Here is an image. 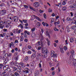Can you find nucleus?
I'll use <instances>...</instances> for the list:
<instances>
[{"label": "nucleus", "mask_w": 76, "mask_h": 76, "mask_svg": "<svg viewBox=\"0 0 76 76\" xmlns=\"http://www.w3.org/2000/svg\"><path fill=\"white\" fill-rule=\"evenodd\" d=\"M54 30L55 31H58V29H57L56 27H54Z\"/></svg>", "instance_id": "e433bc0d"}, {"label": "nucleus", "mask_w": 76, "mask_h": 76, "mask_svg": "<svg viewBox=\"0 0 76 76\" xmlns=\"http://www.w3.org/2000/svg\"><path fill=\"white\" fill-rule=\"evenodd\" d=\"M19 66L20 67H23V64L22 62H20L19 64Z\"/></svg>", "instance_id": "5701e85b"}, {"label": "nucleus", "mask_w": 76, "mask_h": 76, "mask_svg": "<svg viewBox=\"0 0 76 76\" xmlns=\"http://www.w3.org/2000/svg\"><path fill=\"white\" fill-rule=\"evenodd\" d=\"M60 50L61 53H64V51L63 50V48H60Z\"/></svg>", "instance_id": "c9c22d12"}, {"label": "nucleus", "mask_w": 76, "mask_h": 76, "mask_svg": "<svg viewBox=\"0 0 76 76\" xmlns=\"http://www.w3.org/2000/svg\"><path fill=\"white\" fill-rule=\"evenodd\" d=\"M70 8L73 9V8H76V4H74L72 6H70Z\"/></svg>", "instance_id": "9b49d317"}, {"label": "nucleus", "mask_w": 76, "mask_h": 76, "mask_svg": "<svg viewBox=\"0 0 76 76\" xmlns=\"http://www.w3.org/2000/svg\"><path fill=\"white\" fill-rule=\"evenodd\" d=\"M52 76H54V75H55V72H52Z\"/></svg>", "instance_id": "052dcab7"}, {"label": "nucleus", "mask_w": 76, "mask_h": 76, "mask_svg": "<svg viewBox=\"0 0 76 76\" xmlns=\"http://www.w3.org/2000/svg\"><path fill=\"white\" fill-rule=\"evenodd\" d=\"M12 21H10V20H8L6 21V25H9V24H11L12 23Z\"/></svg>", "instance_id": "1a4fd4ad"}, {"label": "nucleus", "mask_w": 76, "mask_h": 76, "mask_svg": "<svg viewBox=\"0 0 76 76\" xmlns=\"http://www.w3.org/2000/svg\"><path fill=\"white\" fill-rule=\"evenodd\" d=\"M4 26H3V22L1 21L0 23V28H3Z\"/></svg>", "instance_id": "9d476101"}, {"label": "nucleus", "mask_w": 76, "mask_h": 76, "mask_svg": "<svg viewBox=\"0 0 76 76\" xmlns=\"http://www.w3.org/2000/svg\"><path fill=\"white\" fill-rule=\"evenodd\" d=\"M28 49H31V48H32V47H31V46L30 45H28Z\"/></svg>", "instance_id": "ea45409f"}, {"label": "nucleus", "mask_w": 76, "mask_h": 76, "mask_svg": "<svg viewBox=\"0 0 76 76\" xmlns=\"http://www.w3.org/2000/svg\"><path fill=\"white\" fill-rule=\"evenodd\" d=\"M16 29H14L12 30V32L14 34L15 33V32H16Z\"/></svg>", "instance_id": "49530a36"}, {"label": "nucleus", "mask_w": 76, "mask_h": 76, "mask_svg": "<svg viewBox=\"0 0 76 76\" xmlns=\"http://www.w3.org/2000/svg\"><path fill=\"white\" fill-rule=\"evenodd\" d=\"M21 30L20 29H19L18 30V29H17L15 30V32L17 33V34H20V31Z\"/></svg>", "instance_id": "2eb2a0df"}, {"label": "nucleus", "mask_w": 76, "mask_h": 76, "mask_svg": "<svg viewBox=\"0 0 76 76\" xmlns=\"http://www.w3.org/2000/svg\"><path fill=\"white\" fill-rule=\"evenodd\" d=\"M23 22H24V23H26L27 22V20H23Z\"/></svg>", "instance_id": "13d9d810"}, {"label": "nucleus", "mask_w": 76, "mask_h": 76, "mask_svg": "<svg viewBox=\"0 0 76 76\" xmlns=\"http://www.w3.org/2000/svg\"><path fill=\"white\" fill-rule=\"evenodd\" d=\"M6 11L5 10H2L1 12V14L2 15H4L6 14Z\"/></svg>", "instance_id": "6e6552de"}, {"label": "nucleus", "mask_w": 76, "mask_h": 76, "mask_svg": "<svg viewBox=\"0 0 76 76\" xmlns=\"http://www.w3.org/2000/svg\"><path fill=\"white\" fill-rule=\"evenodd\" d=\"M46 35L48 36L49 38H50V35L49 33H48V32L47 31H46Z\"/></svg>", "instance_id": "bb28decb"}, {"label": "nucleus", "mask_w": 76, "mask_h": 76, "mask_svg": "<svg viewBox=\"0 0 76 76\" xmlns=\"http://www.w3.org/2000/svg\"><path fill=\"white\" fill-rule=\"evenodd\" d=\"M23 6L25 8H26V9L28 8V6L27 5H24Z\"/></svg>", "instance_id": "09e8293b"}, {"label": "nucleus", "mask_w": 76, "mask_h": 76, "mask_svg": "<svg viewBox=\"0 0 76 76\" xmlns=\"http://www.w3.org/2000/svg\"><path fill=\"white\" fill-rule=\"evenodd\" d=\"M71 54L72 56H75V52H74V51L73 50H72L71 51Z\"/></svg>", "instance_id": "cd10ccee"}, {"label": "nucleus", "mask_w": 76, "mask_h": 76, "mask_svg": "<svg viewBox=\"0 0 76 76\" xmlns=\"http://www.w3.org/2000/svg\"><path fill=\"white\" fill-rule=\"evenodd\" d=\"M28 39H24V41H25V42H28Z\"/></svg>", "instance_id": "774afa93"}, {"label": "nucleus", "mask_w": 76, "mask_h": 76, "mask_svg": "<svg viewBox=\"0 0 76 76\" xmlns=\"http://www.w3.org/2000/svg\"><path fill=\"white\" fill-rule=\"evenodd\" d=\"M42 51L43 53L42 56L43 57H47V54L48 53V49L47 48H43L42 50Z\"/></svg>", "instance_id": "f257e3e1"}, {"label": "nucleus", "mask_w": 76, "mask_h": 76, "mask_svg": "<svg viewBox=\"0 0 76 76\" xmlns=\"http://www.w3.org/2000/svg\"><path fill=\"white\" fill-rule=\"evenodd\" d=\"M6 56V54L4 53L2 54L1 56H0V58L1 59H3V60H5V56Z\"/></svg>", "instance_id": "20e7f679"}, {"label": "nucleus", "mask_w": 76, "mask_h": 76, "mask_svg": "<svg viewBox=\"0 0 76 76\" xmlns=\"http://www.w3.org/2000/svg\"><path fill=\"white\" fill-rule=\"evenodd\" d=\"M22 52H23V53H25V48H23L22 50Z\"/></svg>", "instance_id": "f704fd0d"}, {"label": "nucleus", "mask_w": 76, "mask_h": 76, "mask_svg": "<svg viewBox=\"0 0 76 76\" xmlns=\"http://www.w3.org/2000/svg\"><path fill=\"white\" fill-rule=\"evenodd\" d=\"M10 37V35H7H7L5 36V38L7 39H9Z\"/></svg>", "instance_id": "dca6fc26"}, {"label": "nucleus", "mask_w": 76, "mask_h": 76, "mask_svg": "<svg viewBox=\"0 0 76 76\" xmlns=\"http://www.w3.org/2000/svg\"><path fill=\"white\" fill-rule=\"evenodd\" d=\"M35 57V54H33L31 56V58L33 59Z\"/></svg>", "instance_id": "c756f323"}, {"label": "nucleus", "mask_w": 76, "mask_h": 76, "mask_svg": "<svg viewBox=\"0 0 76 76\" xmlns=\"http://www.w3.org/2000/svg\"><path fill=\"white\" fill-rule=\"evenodd\" d=\"M66 29H67V32H69L70 31V28H69V26H66Z\"/></svg>", "instance_id": "412c9836"}, {"label": "nucleus", "mask_w": 76, "mask_h": 76, "mask_svg": "<svg viewBox=\"0 0 76 76\" xmlns=\"http://www.w3.org/2000/svg\"><path fill=\"white\" fill-rule=\"evenodd\" d=\"M12 56V54L11 53H10L8 55V57H11Z\"/></svg>", "instance_id": "680f3d73"}, {"label": "nucleus", "mask_w": 76, "mask_h": 76, "mask_svg": "<svg viewBox=\"0 0 76 76\" xmlns=\"http://www.w3.org/2000/svg\"><path fill=\"white\" fill-rule=\"evenodd\" d=\"M18 63L16 61H15V62H14V64L15 66H17L18 64Z\"/></svg>", "instance_id": "79ce46f5"}, {"label": "nucleus", "mask_w": 76, "mask_h": 76, "mask_svg": "<svg viewBox=\"0 0 76 76\" xmlns=\"http://www.w3.org/2000/svg\"><path fill=\"white\" fill-rule=\"evenodd\" d=\"M53 60L55 62H56L57 60H56V58H53Z\"/></svg>", "instance_id": "69168bd1"}, {"label": "nucleus", "mask_w": 76, "mask_h": 76, "mask_svg": "<svg viewBox=\"0 0 76 76\" xmlns=\"http://www.w3.org/2000/svg\"><path fill=\"white\" fill-rule=\"evenodd\" d=\"M46 40L48 41L47 44H48V45H50V40H49L47 38L46 39Z\"/></svg>", "instance_id": "393cba45"}, {"label": "nucleus", "mask_w": 76, "mask_h": 76, "mask_svg": "<svg viewBox=\"0 0 76 76\" xmlns=\"http://www.w3.org/2000/svg\"><path fill=\"white\" fill-rule=\"evenodd\" d=\"M4 32H7V29L4 28L3 29Z\"/></svg>", "instance_id": "603ef678"}, {"label": "nucleus", "mask_w": 76, "mask_h": 76, "mask_svg": "<svg viewBox=\"0 0 76 76\" xmlns=\"http://www.w3.org/2000/svg\"><path fill=\"white\" fill-rule=\"evenodd\" d=\"M66 9H67L66 7H64L63 8L62 10H66Z\"/></svg>", "instance_id": "37998d69"}, {"label": "nucleus", "mask_w": 76, "mask_h": 76, "mask_svg": "<svg viewBox=\"0 0 76 76\" xmlns=\"http://www.w3.org/2000/svg\"><path fill=\"white\" fill-rule=\"evenodd\" d=\"M38 56H41L42 55L41 54V53H39L38 52L37 54Z\"/></svg>", "instance_id": "a19ab883"}, {"label": "nucleus", "mask_w": 76, "mask_h": 76, "mask_svg": "<svg viewBox=\"0 0 76 76\" xmlns=\"http://www.w3.org/2000/svg\"><path fill=\"white\" fill-rule=\"evenodd\" d=\"M18 17L15 16L14 17L13 19L14 20V22H17L18 20Z\"/></svg>", "instance_id": "0eeeda50"}, {"label": "nucleus", "mask_w": 76, "mask_h": 76, "mask_svg": "<svg viewBox=\"0 0 76 76\" xmlns=\"http://www.w3.org/2000/svg\"><path fill=\"white\" fill-rule=\"evenodd\" d=\"M14 75L15 76H20V74H19L18 73V72H14Z\"/></svg>", "instance_id": "6ab92c4d"}, {"label": "nucleus", "mask_w": 76, "mask_h": 76, "mask_svg": "<svg viewBox=\"0 0 76 76\" xmlns=\"http://www.w3.org/2000/svg\"><path fill=\"white\" fill-rule=\"evenodd\" d=\"M31 20H34V19H37L38 20H39V21H41V19L39 18V17H38L37 16H35V15H33L31 16Z\"/></svg>", "instance_id": "f03ea898"}, {"label": "nucleus", "mask_w": 76, "mask_h": 76, "mask_svg": "<svg viewBox=\"0 0 76 76\" xmlns=\"http://www.w3.org/2000/svg\"><path fill=\"white\" fill-rule=\"evenodd\" d=\"M51 57H57V55L56 53H55V52L53 50L51 51V53L50 54Z\"/></svg>", "instance_id": "7ed1b4c3"}, {"label": "nucleus", "mask_w": 76, "mask_h": 76, "mask_svg": "<svg viewBox=\"0 0 76 76\" xmlns=\"http://www.w3.org/2000/svg\"><path fill=\"white\" fill-rule=\"evenodd\" d=\"M41 26V23L39 22H38L37 23L36 25V27H37V28H39V26Z\"/></svg>", "instance_id": "ddd939ff"}, {"label": "nucleus", "mask_w": 76, "mask_h": 76, "mask_svg": "<svg viewBox=\"0 0 76 76\" xmlns=\"http://www.w3.org/2000/svg\"><path fill=\"white\" fill-rule=\"evenodd\" d=\"M48 11L49 12H53V10H52L51 9H49Z\"/></svg>", "instance_id": "de8ad7c7"}, {"label": "nucleus", "mask_w": 76, "mask_h": 76, "mask_svg": "<svg viewBox=\"0 0 76 76\" xmlns=\"http://www.w3.org/2000/svg\"><path fill=\"white\" fill-rule=\"evenodd\" d=\"M62 4L63 5H65L66 4V1H63L62 2Z\"/></svg>", "instance_id": "864d4df0"}, {"label": "nucleus", "mask_w": 76, "mask_h": 76, "mask_svg": "<svg viewBox=\"0 0 76 76\" xmlns=\"http://www.w3.org/2000/svg\"><path fill=\"white\" fill-rule=\"evenodd\" d=\"M8 25H5V27L6 28H10V29L12 28V25H10L8 26Z\"/></svg>", "instance_id": "f3484780"}, {"label": "nucleus", "mask_w": 76, "mask_h": 76, "mask_svg": "<svg viewBox=\"0 0 76 76\" xmlns=\"http://www.w3.org/2000/svg\"><path fill=\"white\" fill-rule=\"evenodd\" d=\"M33 6L35 7H38L39 6V3L35 2L33 4Z\"/></svg>", "instance_id": "39448f33"}, {"label": "nucleus", "mask_w": 76, "mask_h": 76, "mask_svg": "<svg viewBox=\"0 0 76 76\" xmlns=\"http://www.w3.org/2000/svg\"><path fill=\"white\" fill-rule=\"evenodd\" d=\"M35 30V28H32L31 30V32H34Z\"/></svg>", "instance_id": "58836bf2"}, {"label": "nucleus", "mask_w": 76, "mask_h": 76, "mask_svg": "<svg viewBox=\"0 0 76 76\" xmlns=\"http://www.w3.org/2000/svg\"><path fill=\"white\" fill-rule=\"evenodd\" d=\"M10 34L11 36H13V33L12 32H10Z\"/></svg>", "instance_id": "bf43d9fd"}, {"label": "nucleus", "mask_w": 76, "mask_h": 76, "mask_svg": "<svg viewBox=\"0 0 76 76\" xmlns=\"http://www.w3.org/2000/svg\"><path fill=\"white\" fill-rule=\"evenodd\" d=\"M25 71L24 72L25 73H28L29 72V71H28L29 70V69H28V68H26L25 69Z\"/></svg>", "instance_id": "a211bd4d"}, {"label": "nucleus", "mask_w": 76, "mask_h": 76, "mask_svg": "<svg viewBox=\"0 0 76 76\" xmlns=\"http://www.w3.org/2000/svg\"><path fill=\"white\" fill-rule=\"evenodd\" d=\"M41 49V46H39L38 47V50H40Z\"/></svg>", "instance_id": "5fc2aeb1"}, {"label": "nucleus", "mask_w": 76, "mask_h": 76, "mask_svg": "<svg viewBox=\"0 0 76 76\" xmlns=\"http://www.w3.org/2000/svg\"><path fill=\"white\" fill-rule=\"evenodd\" d=\"M6 33H3V34H0V37H4L6 36Z\"/></svg>", "instance_id": "f8f14e48"}, {"label": "nucleus", "mask_w": 76, "mask_h": 76, "mask_svg": "<svg viewBox=\"0 0 76 76\" xmlns=\"http://www.w3.org/2000/svg\"><path fill=\"white\" fill-rule=\"evenodd\" d=\"M71 28L72 29L75 30V29H76V26H73L71 27Z\"/></svg>", "instance_id": "a878e982"}, {"label": "nucleus", "mask_w": 76, "mask_h": 76, "mask_svg": "<svg viewBox=\"0 0 76 76\" xmlns=\"http://www.w3.org/2000/svg\"><path fill=\"white\" fill-rule=\"evenodd\" d=\"M70 42H73V38H71L70 39Z\"/></svg>", "instance_id": "4c0bfd02"}, {"label": "nucleus", "mask_w": 76, "mask_h": 76, "mask_svg": "<svg viewBox=\"0 0 76 76\" xmlns=\"http://www.w3.org/2000/svg\"><path fill=\"white\" fill-rule=\"evenodd\" d=\"M66 20H68V21H70V20H72V19L71 18H70V17H68L66 18Z\"/></svg>", "instance_id": "2f4dec72"}, {"label": "nucleus", "mask_w": 76, "mask_h": 76, "mask_svg": "<svg viewBox=\"0 0 76 76\" xmlns=\"http://www.w3.org/2000/svg\"><path fill=\"white\" fill-rule=\"evenodd\" d=\"M23 35H24V37H25V38H26L27 37V35H26V33L24 34Z\"/></svg>", "instance_id": "c03bdc74"}, {"label": "nucleus", "mask_w": 76, "mask_h": 76, "mask_svg": "<svg viewBox=\"0 0 76 76\" xmlns=\"http://www.w3.org/2000/svg\"><path fill=\"white\" fill-rule=\"evenodd\" d=\"M21 67H19L17 69V72H19V71H21Z\"/></svg>", "instance_id": "72a5a7b5"}, {"label": "nucleus", "mask_w": 76, "mask_h": 76, "mask_svg": "<svg viewBox=\"0 0 76 76\" xmlns=\"http://www.w3.org/2000/svg\"><path fill=\"white\" fill-rule=\"evenodd\" d=\"M31 66L32 67V66H34V64L32 63H31L30 64Z\"/></svg>", "instance_id": "0e129e2a"}, {"label": "nucleus", "mask_w": 76, "mask_h": 76, "mask_svg": "<svg viewBox=\"0 0 76 76\" xmlns=\"http://www.w3.org/2000/svg\"><path fill=\"white\" fill-rule=\"evenodd\" d=\"M39 12L41 13H43L44 12V11L41 10H39Z\"/></svg>", "instance_id": "8fccbe9b"}, {"label": "nucleus", "mask_w": 76, "mask_h": 76, "mask_svg": "<svg viewBox=\"0 0 76 76\" xmlns=\"http://www.w3.org/2000/svg\"><path fill=\"white\" fill-rule=\"evenodd\" d=\"M31 51H28L27 52V53L28 54H31Z\"/></svg>", "instance_id": "4d7b16f0"}, {"label": "nucleus", "mask_w": 76, "mask_h": 76, "mask_svg": "<svg viewBox=\"0 0 76 76\" xmlns=\"http://www.w3.org/2000/svg\"><path fill=\"white\" fill-rule=\"evenodd\" d=\"M7 70L9 72H11V69H10V68L9 67L7 68Z\"/></svg>", "instance_id": "473e14b6"}, {"label": "nucleus", "mask_w": 76, "mask_h": 76, "mask_svg": "<svg viewBox=\"0 0 76 76\" xmlns=\"http://www.w3.org/2000/svg\"><path fill=\"white\" fill-rule=\"evenodd\" d=\"M72 23H76V21L74 20L73 22H72Z\"/></svg>", "instance_id": "e2e57ef3"}, {"label": "nucleus", "mask_w": 76, "mask_h": 76, "mask_svg": "<svg viewBox=\"0 0 76 76\" xmlns=\"http://www.w3.org/2000/svg\"><path fill=\"white\" fill-rule=\"evenodd\" d=\"M43 16L44 18L45 19H46L47 18V16H46V15H45V14H44Z\"/></svg>", "instance_id": "6e6d98bb"}, {"label": "nucleus", "mask_w": 76, "mask_h": 76, "mask_svg": "<svg viewBox=\"0 0 76 76\" xmlns=\"http://www.w3.org/2000/svg\"><path fill=\"white\" fill-rule=\"evenodd\" d=\"M64 50H67V47L66 46H64Z\"/></svg>", "instance_id": "3c124183"}, {"label": "nucleus", "mask_w": 76, "mask_h": 76, "mask_svg": "<svg viewBox=\"0 0 76 76\" xmlns=\"http://www.w3.org/2000/svg\"><path fill=\"white\" fill-rule=\"evenodd\" d=\"M1 76H9V73H6V74L2 73L1 75Z\"/></svg>", "instance_id": "aec40b11"}, {"label": "nucleus", "mask_w": 76, "mask_h": 76, "mask_svg": "<svg viewBox=\"0 0 76 76\" xmlns=\"http://www.w3.org/2000/svg\"><path fill=\"white\" fill-rule=\"evenodd\" d=\"M10 67L12 68L14 67V65H15V62L12 61L11 62H10Z\"/></svg>", "instance_id": "423d86ee"}, {"label": "nucleus", "mask_w": 76, "mask_h": 76, "mask_svg": "<svg viewBox=\"0 0 76 76\" xmlns=\"http://www.w3.org/2000/svg\"><path fill=\"white\" fill-rule=\"evenodd\" d=\"M70 2L71 3H73V4H76V0H73V1H71Z\"/></svg>", "instance_id": "b1692460"}, {"label": "nucleus", "mask_w": 76, "mask_h": 76, "mask_svg": "<svg viewBox=\"0 0 76 76\" xmlns=\"http://www.w3.org/2000/svg\"><path fill=\"white\" fill-rule=\"evenodd\" d=\"M21 39H20V41H22L24 39V38H23V37L22 36H21Z\"/></svg>", "instance_id": "7c9ffc66"}, {"label": "nucleus", "mask_w": 76, "mask_h": 76, "mask_svg": "<svg viewBox=\"0 0 76 76\" xmlns=\"http://www.w3.org/2000/svg\"><path fill=\"white\" fill-rule=\"evenodd\" d=\"M4 70H7V68H6V66H4Z\"/></svg>", "instance_id": "338daca9"}, {"label": "nucleus", "mask_w": 76, "mask_h": 76, "mask_svg": "<svg viewBox=\"0 0 76 76\" xmlns=\"http://www.w3.org/2000/svg\"><path fill=\"white\" fill-rule=\"evenodd\" d=\"M28 60V57L26 56L24 59V61H27Z\"/></svg>", "instance_id": "c85d7f7f"}, {"label": "nucleus", "mask_w": 76, "mask_h": 76, "mask_svg": "<svg viewBox=\"0 0 76 76\" xmlns=\"http://www.w3.org/2000/svg\"><path fill=\"white\" fill-rule=\"evenodd\" d=\"M24 34H27L28 35H30V32L29 31H27L26 30H25L24 31Z\"/></svg>", "instance_id": "4be33fe9"}, {"label": "nucleus", "mask_w": 76, "mask_h": 76, "mask_svg": "<svg viewBox=\"0 0 76 76\" xmlns=\"http://www.w3.org/2000/svg\"><path fill=\"white\" fill-rule=\"evenodd\" d=\"M13 71L14 72H15L16 70H17V68H16L15 67H14H14H13Z\"/></svg>", "instance_id": "a18cd8bd"}, {"label": "nucleus", "mask_w": 76, "mask_h": 76, "mask_svg": "<svg viewBox=\"0 0 76 76\" xmlns=\"http://www.w3.org/2000/svg\"><path fill=\"white\" fill-rule=\"evenodd\" d=\"M32 38H35V33L32 32L31 34Z\"/></svg>", "instance_id": "4468645a"}]
</instances>
